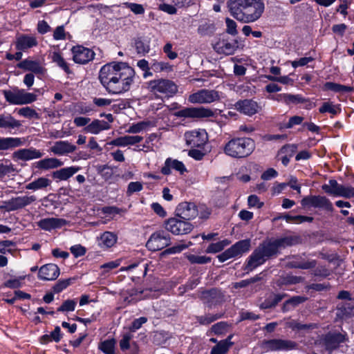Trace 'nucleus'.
I'll list each match as a JSON object with an SVG mask.
<instances>
[{
	"mask_svg": "<svg viewBox=\"0 0 354 354\" xmlns=\"http://www.w3.org/2000/svg\"><path fill=\"white\" fill-rule=\"evenodd\" d=\"M3 94L6 101L11 104H26L37 100L35 94L26 92L25 90L18 88H15L12 91L4 90Z\"/></svg>",
	"mask_w": 354,
	"mask_h": 354,
	"instance_id": "423d86ee",
	"label": "nucleus"
},
{
	"mask_svg": "<svg viewBox=\"0 0 354 354\" xmlns=\"http://www.w3.org/2000/svg\"><path fill=\"white\" fill-rule=\"evenodd\" d=\"M187 259L192 263L205 264L211 261V257L206 256H198L195 254H189Z\"/></svg>",
	"mask_w": 354,
	"mask_h": 354,
	"instance_id": "6e6d98bb",
	"label": "nucleus"
},
{
	"mask_svg": "<svg viewBox=\"0 0 354 354\" xmlns=\"http://www.w3.org/2000/svg\"><path fill=\"white\" fill-rule=\"evenodd\" d=\"M26 142L24 138H0V151L12 150L23 146Z\"/></svg>",
	"mask_w": 354,
	"mask_h": 354,
	"instance_id": "393cba45",
	"label": "nucleus"
},
{
	"mask_svg": "<svg viewBox=\"0 0 354 354\" xmlns=\"http://www.w3.org/2000/svg\"><path fill=\"white\" fill-rule=\"evenodd\" d=\"M52 60L53 62L56 63L58 66L62 68L67 74L71 73V70L68 64L59 53L54 52L52 55Z\"/></svg>",
	"mask_w": 354,
	"mask_h": 354,
	"instance_id": "de8ad7c7",
	"label": "nucleus"
},
{
	"mask_svg": "<svg viewBox=\"0 0 354 354\" xmlns=\"http://www.w3.org/2000/svg\"><path fill=\"white\" fill-rule=\"evenodd\" d=\"M317 261L315 260L311 261H297L293 260L288 263V267L290 268H299L308 270L316 267Z\"/></svg>",
	"mask_w": 354,
	"mask_h": 354,
	"instance_id": "a19ab883",
	"label": "nucleus"
},
{
	"mask_svg": "<svg viewBox=\"0 0 354 354\" xmlns=\"http://www.w3.org/2000/svg\"><path fill=\"white\" fill-rule=\"evenodd\" d=\"M17 66L20 68L31 71L39 75L44 74L46 71L38 62L27 59L21 61Z\"/></svg>",
	"mask_w": 354,
	"mask_h": 354,
	"instance_id": "c756f323",
	"label": "nucleus"
},
{
	"mask_svg": "<svg viewBox=\"0 0 354 354\" xmlns=\"http://www.w3.org/2000/svg\"><path fill=\"white\" fill-rule=\"evenodd\" d=\"M59 275V268L54 263H48L42 266L38 273V278L44 281H53Z\"/></svg>",
	"mask_w": 354,
	"mask_h": 354,
	"instance_id": "4be33fe9",
	"label": "nucleus"
},
{
	"mask_svg": "<svg viewBox=\"0 0 354 354\" xmlns=\"http://www.w3.org/2000/svg\"><path fill=\"white\" fill-rule=\"evenodd\" d=\"M165 224L166 230L175 235L186 234L193 230L190 223L179 217L170 218Z\"/></svg>",
	"mask_w": 354,
	"mask_h": 354,
	"instance_id": "9d476101",
	"label": "nucleus"
},
{
	"mask_svg": "<svg viewBox=\"0 0 354 354\" xmlns=\"http://www.w3.org/2000/svg\"><path fill=\"white\" fill-rule=\"evenodd\" d=\"M192 245V243L191 241L188 242L187 244L185 243H179L176 245H174L173 247H171L169 248H167L165 250V253L166 254H176L179 253L183 250L189 248L190 245Z\"/></svg>",
	"mask_w": 354,
	"mask_h": 354,
	"instance_id": "680f3d73",
	"label": "nucleus"
},
{
	"mask_svg": "<svg viewBox=\"0 0 354 354\" xmlns=\"http://www.w3.org/2000/svg\"><path fill=\"white\" fill-rule=\"evenodd\" d=\"M63 162L56 158H48L35 162L32 167L42 170L55 169L63 165Z\"/></svg>",
	"mask_w": 354,
	"mask_h": 354,
	"instance_id": "bb28decb",
	"label": "nucleus"
},
{
	"mask_svg": "<svg viewBox=\"0 0 354 354\" xmlns=\"http://www.w3.org/2000/svg\"><path fill=\"white\" fill-rule=\"evenodd\" d=\"M117 241V236L111 232H104L98 239V245L101 248H109Z\"/></svg>",
	"mask_w": 354,
	"mask_h": 354,
	"instance_id": "c9c22d12",
	"label": "nucleus"
},
{
	"mask_svg": "<svg viewBox=\"0 0 354 354\" xmlns=\"http://www.w3.org/2000/svg\"><path fill=\"white\" fill-rule=\"evenodd\" d=\"M324 86L327 90L342 93H349L353 90V88L351 86H344L333 82H326Z\"/></svg>",
	"mask_w": 354,
	"mask_h": 354,
	"instance_id": "37998d69",
	"label": "nucleus"
},
{
	"mask_svg": "<svg viewBox=\"0 0 354 354\" xmlns=\"http://www.w3.org/2000/svg\"><path fill=\"white\" fill-rule=\"evenodd\" d=\"M76 147L67 141H58L51 147V151L55 154L63 155L75 151Z\"/></svg>",
	"mask_w": 354,
	"mask_h": 354,
	"instance_id": "2f4dec72",
	"label": "nucleus"
},
{
	"mask_svg": "<svg viewBox=\"0 0 354 354\" xmlns=\"http://www.w3.org/2000/svg\"><path fill=\"white\" fill-rule=\"evenodd\" d=\"M42 156L43 153H41L39 150L32 147L19 149L12 153L13 159L23 161L37 159L41 158Z\"/></svg>",
	"mask_w": 354,
	"mask_h": 354,
	"instance_id": "5701e85b",
	"label": "nucleus"
},
{
	"mask_svg": "<svg viewBox=\"0 0 354 354\" xmlns=\"http://www.w3.org/2000/svg\"><path fill=\"white\" fill-rule=\"evenodd\" d=\"M279 250L281 248L298 245L301 243L299 236H288L274 239Z\"/></svg>",
	"mask_w": 354,
	"mask_h": 354,
	"instance_id": "72a5a7b5",
	"label": "nucleus"
},
{
	"mask_svg": "<svg viewBox=\"0 0 354 354\" xmlns=\"http://www.w3.org/2000/svg\"><path fill=\"white\" fill-rule=\"evenodd\" d=\"M225 24H226V26H227V28H226V32L232 35V36H235L238 34V31L236 30V23L230 19V18H226L225 19Z\"/></svg>",
	"mask_w": 354,
	"mask_h": 354,
	"instance_id": "69168bd1",
	"label": "nucleus"
},
{
	"mask_svg": "<svg viewBox=\"0 0 354 354\" xmlns=\"http://www.w3.org/2000/svg\"><path fill=\"white\" fill-rule=\"evenodd\" d=\"M80 170L79 167H68L56 170L53 172L52 176L57 180H67Z\"/></svg>",
	"mask_w": 354,
	"mask_h": 354,
	"instance_id": "c85d7f7f",
	"label": "nucleus"
},
{
	"mask_svg": "<svg viewBox=\"0 0 354 354\" xmlns=\"http://www.w3.org/2000/svg\"><path fill=\"white\" fill-rule=\"evenodd\" d=\"M348 339L346 333L329 332L322 337L321 342L326 351L332 352L337 349L340 344L346 342Z\"/></svg>",
	"mask_w": 354,
	"mask_h": 354,
	"instance_id": "9b49d317",
	"label": "nucleus"
},
{
	"mask_svg": "<svg viewBox=\"0 0 354 354\" xmlns=\"http://www.w3.org/2000/svg\"><path fill=\"white\" fill-rule=\"evenodd\" d=\"M147 84L148 90L153 93H161L167 97H171L178 91L177 85L171 80L168 79H156L151 80Z\"/></svg>",
	"mask_w": 354,
	"mask_h": 354,
	"instance_id": "39448f33",
	"label": "nucleus"
},
{
	"mask_svg": "<svg viewBox=\"0 0 354 354\" xmlns=\"http://www.w3.org/2000/svg\"><path fill=\"white\" fill-rule=\"evenodd\" d=\"M111 128L109 124L104 120H94L86 127L84 130L88 133L97 134L103 130H108Z\"/></svg>",
	"mask_w": 354,
	"mask_h": 354,
	"instance_id": "473e14b6",
	"label": "nucleus"
},
{
	"mask_svg": "<svg viewBox=\"0 0 354 354\" xmlns=\"http://www.w3.org/2000/svg\"><path fill=\"white\" fill-rule=\"evenodd\" d=\"M51 183L50 180L45 177H40L26 185V189L38 190L48 187Z\"/></svg>",
	"mask_w": 354,
	"mask_h": 354,
	"instance_id": "58836bf2",
	"label": "nucleus"
},
{
	"mask_svg": "<svg viewBox=\"0 0 354 354\" xmlns=\"http://www.w3.org/2000/svg\"><path fill=\"white\" fill-rule=\"evenodd\" d=\"M304 118L301 116L295 115L290 118L288 123L283 124L279 127L280 129H290L295 125L300 124L302 123Z\"/></svg>",
	"mask_w": 354,
	"mask_h": 354,
	"instance_id": "13d9d810",
	"label": "nucleus"
},
{
	"mask_svg": "<svg viewBox=\"0 0 354 354\" xmlns=\"http://www.w3.org/2000/svg\"><path fill=\"white\" fill-rule=\"evenodd\" d=\"M220 99L218 92L215 90L201 89L189 96V102L191 103L208 104Z\"/></svg>",
	"mask_w": 354,
	"mask_h": 354,
	"instance_id": "2eb2a0df",
	"label": "nucleus"
},
{
	"mask_svg": "<svg viewBox=\"0 0 354 354\" xmlns=\"http://www.w3.org/2000/svg\"><path fill=\"white\" fill-rule=\"evenodd\" d=\"M304 278L300 276L287 275L282 279V285H293L303 282Z\"/></svg>",
	"mask_w": 354,
	"mask_h": 354,
	"instance_id": "4d7b16f0",
	"label": "nucleus"
},
{
	"mask_svg": "<svg viewBox=\"0 0 354 354\" xmlns=\"http://www.w3.org/2000/svg\"><path fill=\"white\" fill-rule=\"evenodd\" d=\"M301 205L304 207L322 208L328 212L333 211L332 203L324 196H308L301 201Z\"/></svg>",
	"mask_w": 354,
	"mask_h": 354,
	"instance_id": "ddd939ff",
	"label": "nucleus"
},
{
	"mask_svg": "<svg viewBox=\"0 0 354 354\" xmlns=\"http://www.w3.org/2000/svg\"><path fill=\"white\" fill-rule=\"evenodd\" d=\"M340 185L341 184H339L336 180L330 179L328 180V184H324L322 186V189L325 193L335 196Z\"/></svg>",
	"mask_w": 354,
	"mask_h": 354,
	"instance_id": "c03bdc74",
	"label": "nucleus"
},
{
	"mask_svg": "<svg viewBox=\"0 0 354 354\" xmlns=\"http://www.w3.org/2000/svg\"><path fill=\"white\" fill-rule=\"evenodd\" d=\"M66 224V221L58 218H46L41 219L37 225L42 230L50 231L53 229L59 228Z\"/></svg>",
	"mask_w": 354,
	"mask_h": 354,
	"instance_id": "a878e982",
	"label": "nucleus"
},
{
	"mask_svg": "<svg viewBox=\"0 0 354 354\" xmlns=\"http://www.w3.org/2000/svg\"><path fill=\"white\" fill-rule=\"evenodd\" d=\"M227 6L230 15L244 24L257 21L265 10L262 0H228Z\"/></svg>",
	"mask_w": 354,
	"mask_h": 354,
	"instance_id": "f257e3e1",
	"label": "nucleus"
},
{
	"mask_svg": "<svg viewBox=\"0 0 354 354\" xmlns=\"http://www.w3.org/2000/svg\"><path fill=\"white\" fill-rule=\"evenodd\" d=\"M170 245V236L164 231L153 233L146 243V247L151 251L160 250Z\"/></svg>",
	"mask_w": 354,
	"mask_h": 354,
	"instance_id": "f8f14e48",
	"label": "nucleus"
},
{
	"mask_svg": "<svg viewBox=\"0 0 354 354\" xmlns=\"http://www.w3.org/2000/svg\"><path fill=\"white\" fill-rule=\"evenodd\" d=\"M186 144L192 148L202 147L206 143L207 136L205 131H192L185 133Z\"/></svg>",
	"mask_w": 354,
	"mask_h": 354,
	"instance_id": "412c9836",
	"label": "nucleus"
},
{
	"mask_svg": "<svg viewBox=\"0 0 354 354\" xmlns=\"http://www.w3.org/2000/svg\"><path fill=\"white\" fill-rule=\"evenodd\" d=\"M120 62H110L104 65L99 73V80L102 86L108 91L110 84L114 82L117 75L120 72L122 66Z\"/></svg>",
	"mask_w": 354,
	"mask_h": 354,
	"instance_id": "0eeeda50",
	"label": "nucleus"
},
{
	"mask_svg": "<svg viewBox=\"0 0 354 354\" xmlns=\"http://www.w3.org/2000/svg\"><path fill=\"white\" fill-rule=\"evenodd\" d=\"M321 113L328 112L333 115H337L340 111L337 106L333 105L329 102H324L319 109Z\"/></svg>",
	"mask_w": 354,
	"mask_h": 354,
	"instance_id": "5fc2aeb1",
	"label": "nucleus"
},
{
	"mask_svg": "<svg viewBox=\"0 0 354 354\" xmlns=\"http://www.w3.org/2000/svg\"><path fill=\"white\" fill-rule=\"evenodd\" d=\"M335 196L351 198L354 196V187L350 185L345 186L341 184Z\"/></svg>",
	"mask_w": 354,
	"mask_h": 354,
	"instance_id": "09e8293b",
	"label": "nucleus"
},
{
	"mask_svg": "<svg viewBox=\"0 0 354 354\" xmlns=\"http://www.w3.org/2000/svg\"><path fill=\"white\" fill-rule=\"evenodd\" d=\"M135 47L138 54L145 55L150 50L149 46L139 38L135 41Z\"/></svg>",
	"mask_w": 354,
	"mask_h": 354,
	"instance_id": "052dcab7",
	"label": "nucleus"
},
{
	"mask_svg": "<svg viewBox=\"0 0 354 354\" xmlns=\"http://www.w3.org/2000/svg\"><path fill=\"white\" fill-rule=\"evenodd\" d=\"M115 344L116 341L113 338L106 339L99 344L98 348L104 354H115Z\"/></svg>",
	"mask_w": 354,
	"mask_h": 354,
	"instance_id": "79ce46f5",
	"label": "nucleus"
},
{
	"mask_svg": "<svg viewBox=\"0 0 354 354\" xmlns=\"http://www.w3.org/2000/svg\"><path fill=\"white\" fill-rule=\"evenodd\" d=\"M230 241L227 239H224L223 241H218L217 243H211L207 248L206 249L205 252L207 253H217L221 252L224 249L225 247L230 245Z\"/></svg>",
	"mask_w": 354,
	"mask_h": 354,
	"instance_id": "49530a36",
	"label": "nucleus"
},
{
	"mask_svg": "<svg viewBox=\"0 0 354 354\" xmlns=\"http://www.w3.org/2000/svg\"><path fill=\"white\" fill-rule=\"evenodd\" d=\"M21 122L15 119L11 115L0 114V128L14 129L21 126Z\"/></svg>",
	"mask_w": 354,
	"mask_h": 354,
	"instance_id": "4c0bfd02",
	"label": "nucleus"
},
{
	"mask_svg": "<svg viewBox=\"0 0 354 354\" xmlns=\"http://www.w3.org/2000/svg\"><path fill=\"white\" fill-rule=\"evenodd\" d=\"M279 101H283L287 104H301L304 102V97H303L301 95H292L283 93L280 94L277 96V98Z\"/></svg>",
	"mask_w": 354,
	"mask_h": 354,
	"instance_id": "ea45409f",
	"label": "nucleus"
},
{
	"mask_svg": "<svg viewBox=\"0 0 354 354\" xmlns=\"http://www.w3.org/2000/svg\"><path fill=\"white\" fill-rule=\"evenodd\" d=\"M239 47V41L238 39H230L222 37L214 44V49L219 54H225L227 55H233Z\"/></svg>",
	"mask_w": 354,
	"mask_h": 354,
	"instance_id": "f3484780",
	"label": "nucleus"
},
{
	"mask_svg": "<svg viewBox=\"0 0 354 354\" xmlns=\"http://www.w3.org/2000/svg\"><path fill=\"white\" fill-rule=\"evenodd\" d=\"M228 325L225 322H218L211 327V332L215 335L223 334L227 328Z\"/></svg>",
	"mask_w": 354,
	"mask_h": 354,
	"instance_id": "e2e57ef3",
	"label": "nucleus"
},
{
	"mask_svg": "<svg viewBox=\"0 0 354 354\" xmlns=\"http://www.w3.org/2000/svg\"><path fill=\"white\" fill-rule=\"evenodd\" d=\"M227 346L225 343L220 341L212 348L210 354H227L230 350Z\"/></svg>",
	"mask_w": 354,
	"mask_h": 354,
	"instance_id": "bf43d9fd",
	"label": "nucleus"
},
{
	"mask_svg": "<svg viewBox=\"0 0 354 354\" xmlns=\"http://www.w3.org/2000/svg\"><path fill=\"white\" fill-rule=\"evenodd\" d=\"M223 313H216L214 315L207 314L203 316H197L196 317V321L201 325H208L214 321L221 318L223 317Z\"/></svg>",
	"mask_w": 354,
	"mask_h": 354,
	"instance_id": "a18cd8bd",
	"label": "nucleus"
},
{
	"mask_svg": "<svg viewBox=\"0 0 354 354\" xmlns=\"http://www.w3.org/2000/svg\"><path fill=\"white\" fill-rule=\"evenodd\" d=\"M337 317L346 319L354 316V304L353 301L339 303L337 306Z\"/></svg>",
	"mask_w": 354,
	"mask_h": 354,
	"instance_id": "cd10ccee",
	"label": "nucleus"
},
{
	"mask_svg": "<svg viewBox=\"0 0 354 354\" xmlns=\"http://www.w3.org/2000/svg\"><path fill=\"white\" fill-rule=\"evenodd\" d=\"M286 296V294H273L266 299L259 308L262 310L274 308Z\"/></svg>",
	"mask_w": 354,
	"mask_h": 354,
	"instance_id": "e433bc0d",
	"label": "nucleus"
},
{
	"mask_svg": "<svg viewBox=\"0 0 354 354\" xmlns=\"http://www.w3.org/2000/svg\"><path fill=\"white\" fill-rule=\"evenodd\" d=\"M77 305V301L75 299H66L62 304L57 308L58 312H71L73 311Z\"/></svg>",
	"mask_w": 354,
	"mask_h": 354,
	"instance_id": "603ef678",
	"label": "nucleus"
},
{
	"mask_svg": "<svg viewBox=\"0 0 354 354\" xmlns=\"http://www.w3.org/2000/svg\"><path fill=\"white\" fill-rule=\"evenodd\" d=\"M151 68L156 73L162 72L164 71H167L170 68V65L167 62H154L151 66Z\"/></svg>",
	"mask_w": 354,
	"mask_h": 354,
	"instance_id": "338daca9",
	"label": "nucleus"
},
{
	"mask_svg": "<svg viewBox=\"0 0 354 354\" xmlns=\"http://www.w3.org/2000/svg\"><path fill=\"white\" fill-rule=\"evenodd\" d=\"M133 335L130 333H125L122 335L120 341V348L122 351H125L130 348V341Z\"/></svg>",
	"mask_w": 354,
	"mask_h": 354,
	"instance_id": "0e129e2a",
	"label": "nucleus"
},
{
	"mask_svg": "<svg viewBox=\"0 0 354 354\" xmlns=\"http://www.w3.org/2000/svg\"><path fill=\"white\" fill-rule=\"evenodd\" d=\"M73 59L75 63L85 64L93 60L95 53L90 48L82 46H73L71 49Z\"/></svg>",
	"mask_w": 354,
	"mask_h": 354,
	"instance_id": "6ab92c4d",
	"label": "nucleus"
},
{
	"mask_svg": "<svg viewBox=\"0 0 354 354\" xmlns=\"http://www.w3.org/2000/svg\"><path fill=\"white\" fill-rule=\"evenodd\" d=\"M198 213L197 206L190 202L180 203L176 209V216L187 221L196 218Z\"/></svg>",
	"mask_w": 354,
	"mask_h": 354,
	"instance_id": "a211bd4d",
	"label": "nucleus"
},
{
	"mask_svg": "<svg viewBox=\"0 0 354 354\" xmlns=\"http://www.w3.org/2000/svg\"><path fill=\"white\" fill-rule=\"evenodd\" d=\"M261 347L266 351H288L298 349L299 344L290 339H264L261 342Z\"/></svg>",
	"mask_w": 354,
	"mask_h": 354,
	"instance_id": "6e6552de",
	"label": "nucleus"
},
{
	"mask_svg": "<svg viewBox=\"0 0 354 354\" xmlns=\"http://www.w3.org/2000/svg\"><path fill=\"white\" fill-rule=\"evenodd\" d=\"M142 188H143V186L140 182H138V181L131 182L128 185L127 194L128 196H131L134 192H138L141 191L142 189Z\"/></svg>",
	"mask_w": 354,
	"mask_h": 354,
	"instance_id": "774afa93",
	"label": "nucleus"
},
{
	"mask_svg": "<svg viewBox=\"0 0 354 354\" xmlns=\"http://www.w3.org/2000/svg\"><path fill=\"white\" fill-rule=\"evenodd\" d=\"M255 148L254 141L250 138H234L224 147V153L234 158H243L250 156Z\"/></svg>",
	"mask_w": 354,
	"mask_h": 354,
	"instance_id": "7ed1b4c3",
	"label": "nucleus"
},
{
	"mask_svg": "<svg viewBox=\"0 0 354 354\" xmlns=\"http://www.w3.org/2000/svg\"><path fill=\"white\" fill-rule=\"evenodd\" d=\"M235 109L245 115H252L258 112L259 106L252 100H239L234 104Z\"/></svg>",
	"mask_w": 354,
	"mask_h": 354,
	"instance_id": "b1692460",
	"label": "nucleus"
},
{
	"mask_svg": "<svg viewBox=\"0 0 354 354\" xmlns=\"http://www.w3.org/2000/svg\"><path fill=\"white\" fill-rule=\"evenodd\" d=\"M199 297L209 308L221 303L223 300V295L216 288L201 291Z\"/></svg>",
	"mask_w": 354,
	"mask_h": 354,
	"instance_id": "aec40b11",
	"label": "nucleus"
},
{
	"mask_svg": "<svg viewBox=\"0 0 354 354\" xmlns=\"http://www.w3.org/2000/svg\"><path fill=\"white\" fill-rule=\"evenodd\" d=\"M37 200V198L32 196H23L12 197L10 199L4 201L3 206L7 212L16 211L30 205Z\"/></svg>",
	"mask_w": 354,
	"mask_h": 354,
	"instance_id": "dca6fc26",
	"label": "nucleus"
},
{
	"mask_svg": "<svg viewBox=\"0 0 354 354\" xmlns=\"http://www.w3.org/2000/svg\"><path fill=\"white\" fill-rule=\"evenodd\" d=\"M121 71L115 79L114 82L110 84L107 91L111 94H121L128 91L133 82L135 71L133 68L125 62H120Z\"/></svg>",
	"mask_w": 354,
	"mask_h": 354,
	"instance_id": "20e7f679",
	"label": "nucleus"
},
{
	"mask_svg": "<svg viewBox=\"0 0 354 354\" xmlns=\"http://www.w3.org/2000/svg\"><path fill=\"white\" fill-rule=\"evenodd\" d=\"M18 113L27 118H35V119H39V114L35 111V110L31 109L29 106H26L21 108L18 111Z\"/></svg>",
	"mask_w": 354,
	"mask_h": 354,
	"instance_id": "864d4df0",
	"label": "nucleus"
},
{
	"mask_svg": "<svg viewBox=\"0 0 354 354\" xmlns=\"http://www.w3.org/2000/svg\"><path fill=\"white\" fill-rule=\"evenodd\" d=\"M150 124L151 122L149 121H142L136 124H133L129 127L127 132L129 133H138L145 130Z\"/></svg>",
	"mask_w": 354,
	"mask_h": 354,
	"instance_id": "3c124183",
	"label": "nucleus"
},
{
	"mask_svg": "<svg viewBox=\"0 0 354 354\" xmlns=\"http://www.w3.org/2000/svg\"><path fill=\"white\" fill-rule=\"evenodd\" d=\"M250 240L244 239L232 245L230 248L217 256L220 262H224L229 259L241 257L248 252L250 248Z\"/></svg>",
	"mask_w": 354,
	"mask_h": 354,
	"instance_id": "1a4fd4ad",
	"label": "nucleus"
},
{
	"mask_svg": "<svg viewBox=\"0 0 354 354\" xmlns=\"http://www.w3.org/2000/svg\"><path fill=\"white\" fill-rule=\"evenodd\" d=\"M280 251L274 239H267L261 242L249 257L245 270L252 271L263 264L267 260L275 258Z\"/></svg>",
	"mask_w": 354,
	"mask_h": 354,
	"instance_id": "f03ea898",
	"label": "nucleus"
},
{
	"mask_svg": "<svg viewBox=\"0 0 354 354\" xmlns=\"http://www.w3.org/2000/svg\"><path fill=\"white\" fill-rule=\"evenodd\" d=\"M285 327L292 329L294 331L311 330L318 328V325L315 323L301 324L295 319H288L285 323Z\"/></svg>",
	"mask_w": 354,
	"mask_h": 354,
	"instance_id": "7c9ffc66",
	"label": "nucleus"
},
{
	"mask_svg": "<svg viewBox=\"0 0 354 354\" xmlns=\"http://www.w3.org/2000/svg\"><path fill=\"white\" fill-rule=\"evenodd\" d=\"M73 281H75V278H68L59 280L53 287V292L59 293L62 292L63 290L69 286Z\"/></svg>",
	"mask_w": 354,
	"mask_h": 354,
	"instance_id": "8fccbe9b",
	"label": "nucleus"
},
{
	"mask_svg": "<svg viewBox=\"0 0 354 354\" xmlns=\"http://www.w3.org/2000/svg\"><path fill=\"white\" fill-rule=\"evenodd\" d=\"M37 45L35 37L28 35L19 37L16 42V48L19 50H25Z\"/></svg>",
	"mask_w": 354,
	"mask_h": 354,
	"instance_id": "f704fd0d",
	"label": "nucleus"
},
{
	"mask_svg": "<svg viewBox=\"0 0 354 354\" xmlns=\"http://www.w3.org/2000/svg\"><path fill=\"white\" fill-rule=\"evenodd\" d=\"M178 118H205L214 115V111L205 107H187L174 113Z\"/></svg>",
	"mask_w": 354,
	"mask_h": 354,
	"instance_id": "4468645a",
	"label": "nucleus"
}]
</instances>
